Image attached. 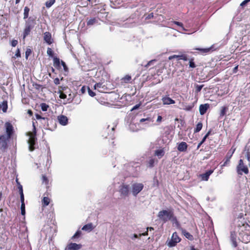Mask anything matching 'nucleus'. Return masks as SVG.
Segmentation results:
<instances>
[{
    "label": "nucleus",
    "mask_w": 250,
    "mask_h": 250,
    "mask_svg": "<svg viewBox=\"0 0 250 250\" xmlns=\"http://www.w3.org/2000/svg\"><path fill=\"white\" fill-rule=\"evenodd\" d=\"M158 217L164 223L170 220L173 223L178 222L177 218L174 215L173 211L172 209L162 210L159 211Z\"/></svg>",
    "instance_id": "nucleus-1"
},
{
    "label": "nucleus",
    "mask_w": 250,
    "mask_h": 250,
    "mask_svg": "<svg viewBox=\"0 0 250 250\" xmlns=\"http://www.w3.org/2000/svg\"><path fill=\"white\" fill-rule=\"evenodd\" d=\"M33 130L32 132H29L28 135L29 136L28 143L29 144V149L30 151H33L35 149V146L36 145L37 138L36 127L34 122H33Z\"/></svg>",
    "instance_id": "nucleus-2"
},
{
    "label": "nucleus",
    "mask_w": 250,
    "mask_h": 250,
    "mask_svg": "<svg viewBox=\"0 0 250 250\" xmlns=\"http://www.w3.org/2000/svg\"><path fill=\"white\" fill-rule=\"evenodd\" d=\"M36 25L35 19L32 17H29L26 21L25 28L23 32V38H25L29 35L32 29Z\"/></svg>",
    "instance_id": "nucleus-3"
},
{
    "label": "nucleus",
    "mask_w": 250,
    "mask_h": 250,
    "mask_svg": "<svg viewBox=\"0 0 250 250\" xmlns=\"http://www.w3.org/2000/svg\"><path fill=\"white\" fill-rule=\"evenodd\" d=\"M249 169L246 165L244 164L242 159H240L238 164L236 167V172L238 175H242L243 174H248L249 173Z\"/></svg>",
    "instance_id": "nucleus-4"
},
{
    "label": "nucleus",
    "mask_w": 250,
    "mask_h": 250,
    "mask_svg": "<svg viewBox=\"0 0 250 250\" xmlns=\"http://www.w3.org/2000/svg\"><path fill=\"white\" fill-rule=\"evenodd\" d=\"M181 238L178 236L176 232H174L170 240H167L166 242L167 246L170 248L174 247L181 241Z\"/></svg>",
    "instance_id": "nucleus-5"
},
{
    "label": "nucleus",
    "mask_w": 250,
    "mask_h": 250,
    "mask_svg": "<svg viewBox=\"0 0 250 250\" xmlns=\"http://www.w3.org/2000/svg\"><path fill=\"white\" fill-rule=\"evenodd\" d=\"M144 187L142 183H133L131 186V192L133 195L136 197L143 190Z\"/></svg>",
    "instance_id": "nucleus-6"
},
{
    "label": "nucleus",
    "mask_w": 250,
    "mask_h": 250,
    "mask_svg": "<svg viewBox=\"0 0 250 250\" xmlns=\"http://www.w3.org/2000/svg\"><path fill=\"white\" fill-rule=\"evenodd\" d=\"M153 118L148 115H144V117L139 120L140 125L147 127L152 125L153 122Z\"/></svg>",
    "instance_id": "nucleus-7"
},
{
    "label": "nucleus",
    "mask_w": 250,
    "mask_h": 250,
    "mask_svg": "<svg viewBox=\"0 0 250 250\" xmlns=\"http://www.w3.org/2000/svg\"><path fill=\"white\" fill-rule=\"evenodd\" d=\"M43 231L46 234V236L49 238L53 237L56 232V227L53 226L52 227L48 225L45 226L43 229Z\"/></svg>",
    "instance_id": "nucleus-8"
},
{
    "label": "nucleus",
    "mask_w": 250,
    "mask_h": 250,
    "mask_svg": "<svg viewBox=\"0 0 250 250\" xmlns=\"http://www.w3.org/2000/svg\"><path fill=\"white\" fill-rule=\"evenodd\" d=\"M9 139L5 135L0 136V149L1 151H4L7 148V142Z\"/></svg>",
    "instance_id": "nucleus-9"
},
{
    "label": "nucleus",
    "mask_w": 250,
    "mask_h": 250,
    "mask_svg": "<svg viewBox=\"0 0 250 250\" xmlns=\"http://www.w3.org/2000/svg\"><path fill=\"white\" fill-rule=\"evenodd\" d=\"M61 64L63 66L64 70L65 71H67V67L66 64H65V62H63V61H60V59L56 57H54V58H53L54 66L57 69H59V68H60V64Z\"/></svg>",
    "instance_id": "nucleus-10"
},
{
    "label": "nucleus",
    "mask_w": 250,
    "mask_h": 250,
    "mask_svg": "<svg viewBox=\"0 0 250 250\" xmlns=\"http://www.w3.org/2000/svg\"><path fill=\"white\" fill-rule=\"evenodd\" d=\"M5 127L6 129V133L8 138H10L13 133L14 128L12 124L9 122H6L5 124Z\"/></svg>",
    "instance_id": "nucleus-11"
},
{
    "label": "nucleus",
    "mask_w": 250,
    "mask_h": 250,
    "mask_svg": "<svg viewBox=\"0 0 250 250\" xmlns=\"http://www.w3.org/2000/svg\"><path fill=\"white\" fill-rule=\"evenodd\" d=\"M129 186L127 185H122L120 187L119 191L122 195L127 196L129 193Z\"/></svg>",
    "instance_id": "nucleus-12"
},
{
    "label": "nucleus",
    "mask_w": 250,
    "mask_h": 250,
    "mask_svg": "<svg viewBox=\"0 0 250 250\" xmlns=\"http://www.w3.org/2000/svg\"><path fill=\"white\" fill-rule=\"evenodd\" d=\"M174 24L177 25V26H179L182 31H187V29L184 27L183 24L182 22L176 21H171L170 22H169L168 23L169 27H171L172 29H175V27L173 26Z\"/></svg>",
    "instance_id": "nucleus-13"
},
{
    "label": "nucleus",
    "mask_w": 250,
    "mask_h": 250,
    "mask_svg": "<svg viewBox=\"0 0 250 250\" xmlns=\"http://www.w3.org/2000/svg\"><path fill=\"white\" fill-rule=\"evenodd\" d=\"M43 39L44 41L49 45L53 42L51 34L49 32H46L44 33Z\"/></svg>",
    "instance_id": "nucleus-14"
},
{
    "label": "nucleus",
    "mask_w": 250,
    "mask_h": 250,
    "mask_svg": "<svg viewBox=\"0 0 250 250\" xmlns=\"http://www.w3.org/2000/svg\"><path fill=\"white\" fill-rule=\"evenodd\" d=\"M214 169H210L206 171L205 173L200 175V177L202 180L207 181L209 177V176L213 172Z\"/></svg>",
    "instance_id": "nucleus-15"
},
{
    "label": "nucleus",
    "mask_w": 250,
    "mask_h": 250,
    "mask_svg": "<svg viewBox=\"0 0 250 250\" xmlns=\"http://www.w3.org/2000/svg\"><path fill=\"white\" fill-rule=\"evenodd\" d=\"M59 123L62 125H66L68 123V118L64 115H60L58 116Z\"/></svg>",
    "instance_id": "nucleus-16"
},
{
    "label": "nucleus",
    "mask_w": 250,
    "mask_h": 250,
    "mask_svg": "<svg viewBox=\"0 0 250 250\" xmlns=\"http://www.w3.org/2000/svg\"><path fill=\"white\" fill-rule=\"evenodd\" d=\"M162 101L164 104L169 105L175 103L174 100L167 96L163 97L162 99Z\"/></svg>",
    "instance_id": "nucleus-17"
},
{
    "label": "nucleus",
    "mask_w": 250,
    "mask_h": 250,
    "mask_svg": "<svg viewBox=\"0 0 250 250\" xmlns=\"http://www.w3.org/2000/svg\"><path fill=\"white\" fill-rule=\"evenodd\" d=\"M82 248L81 244H77L74 243H71L67 245L68 250H79Z\"/></svg>",
    "instance_id": "nucleus-18"
},
{
    "label": "nucleus",
    "mask_w": 250,
    "mask_h": 250,
    "mask_svg": "<svg viewBox=\"0 0 250 250\" xmlns=\"http://www.w3.org/2000/svg\"><path fill=\"white\" fill-rule=\"evenodd\" d=\"M95 89H97L98 91L100 92H104V91L106 89V87L104 85H103L102 83H98L95 84L94 86Z\"/></svg>",
    "instance_id": "nucleus-19"
},
{
    "label": "nucleus",
    "mask_w": 250,
    "mask_h": 250,
    "mask_svg": "<svg viewBox=\"0 0 250 250\" xmlns=\"http://www.w3.org/2000/svg\"><path fill=\"white\" fill-rule=\"evenodd\" d=\"M209 105L208 104H201L199 106V112L201 115L206 113L208 109L209 108Z\"/></svg>",
    "instance_id": "nucleus-20"
},
{
    "label": "nucleus",
    "mask_w": 250,
    "mask_h": 250,
    "mask_svg": "<svg viewBox=\"0 0 250 250\" xmlns=\"http://www.w3.org/2000/svg\"><path fill=\"white\" fill-rule=\"evenodd\" d=\"M174 58H176L177 59V60H184V61H187L188 60V58H187V55H172V56H170L168 57V59L169 60H171L173 59H174Z\"/></svg>",
    "instance_id": "nucleus-21"
},
{
    "label": "nucleus",
    "mask_w": 250,
    "mask_h": 250,
    "mask_svg": "<svg viewBox=\"0 0 250 250\" xmlns=\"http://www.w3.org/2000/svg\"><path fill=\"white\" fill-rule=\"evenodd\" d=\"M188 148V145L186 142H182L178 144L177 149L179 151H186Z\"/></svg>",
    "instance_id": "nucleus-22"
},
{
    "label": "nucleus",
    "mask_w": 250,
    "mask_h": 250,
    "mask_svg": "<svg viewBox=\"0 0 250 250\" xmlns=\"http://www.w3.org/2000/svg\"><path fill=\"white\" fill-rule=\"evenodd\" d=\"M234 150H233V151L230 153L229 152H228L226 158H225V161L224 162V164L223 165H221V167H224L226 166H227V165L228 164H229V162H230V159L232 155V154L234 152Z\"/></svg>",
    "instance_id": "nucleus-23"
},
{
    "label": "nucleus",
    "mask_w": 250,
    "mask_h": 250,
    "mask_svg": "<svg viewBox=\"0 0 250 250\" xmlns=\"http://www.w3.org/2000/svg\"><path fill=\"white\" fill-rule=\"evenodd\" d=\"M230 240L232 243V246L234 248L237 246L236 242V235L234 232H231L230 234Z\"/></svg>",
    "instance_id": "nucleus-24"
},
{
    "label": "nucleus",
    "mask_w": 250,
    "mask_h": 250,
    "mask_svg": "<svg viewBox=\"0 0 250 250\" xmlns=\"http://www.w3.org/2000/svg\"><path fill=\"white\" fill-rule=\"evenodd\" d=\"M98 19L97 18H91L87 21V25L88 26H92L98 23Z\"/></svg>",
    "instance_id": "nucleus-25"
},
{
    "label": "nucleus",
    "mask_w": 250,
    "mask_h": 250,
    "mask_svg": "<svg viewBox=\"0 0 250 250\" xmlns=\"http://www.w3.org/2000/svg\"><path fill=\"white\" fill-rule=\"evenodd\" d=\"M128 127L129 130L133 132L137 131L139 130V128L137 125L133 123H130Z\"/></svg>",
    "instance_id": "nucleus-26"
},
{
    "label": "nucleus",
    "mask_w": 250,
    "mask_h": 250,
    "mask_svg": "<svg viewBox=\"0 0 250 250\" xmlns=\"http://www.w3.org/2000/svg\"><path fill=\"white\" fill-rule=\"evenodd\" d=\"M212 48V46L206 48H196L194 49V50H199L200 51L201 53H206L209 52L211 50Z\"/></svg>",
    "instance_id": "nucleus-27"
},
{
    "label": "nucleus",
    "mask_w": 250,
    "mask_h": 250,
    "mask_svg": "<svg viewBox=\"0 0 250 250\" xmlns=\"http://www.w3.org/2000/svg\"><path fill=\"white\" fill-rule=\"evenodd\" d=\"M93 229L92 224L91 223L86 224L83 226L82 230L85 231H90Z\"/></svg>",
    "instance_id": "nucleus-28"
},
{
    "label": "nucleus",
    "mask_w": 250,
    "mask_h": 250,
    "mask_svg": "<svg viewBox=\"0 0 250 250\" xmlns=\"http://www.w3.org/2000/svg\"><path fill=\"white\" fill-rule=\"evenodd\" d=\"M182 233L188 240H192L193 239V236L191 234H190L189 232H187L186 230H183Z\"/></svg>",
    "instance_id": "nucleus-29"
},
{
    "label": "nucleus",
    "mask_w": 250,
    "mask_h": 250,
    "mask_svg": "<svg viewBox=\"0 0 250 250\" xmlns=\"http://www.w3.org/2000/svg\"><path fill=\"white\" fill-rule=\"evenodd\" d=\"M21 213L22 215H24L25 214V206L24 204V199H21Z\"/></svg>",
    "instance_id": "nucleus-30"
},
{
    "label": "nucleus",
    "mask_w": 250,
    "mask_h": 250,
    "mask_svg": "<svg viewBox=\"0 0 250 250\" xmlns=\"http://www.w3.org/2000/svg\"><path fill=\"white\" fill-rule=\"evenodd\" d=\"M0 108H2L3 112H6L7 109V102L6 101H3L1 104H0Z\"/></svg>",
    "instance_id": "nucleus-31"
},
{
    "label": "nucleus",
    "mask_w": 250,
    "mask_h": 250,
    "mask_svg": "<svg viewBox=\"0 0 250 250\" xmlns=\"http://www.w3.org/2000/svg\"><path fill=\"white\" fill-rule=\"evenodd\" d=\"M30 11V9L27 6H25L24 8V13H23V19H26L29 15V12Z\"/></svg>",
    "instance_id": "nucleus-32"
},
{
    "label": "nucleus",
    "mask_w": 250,
    "mask_h": 250,
    "mask_svg": "<svg viewBox=\"0 0 250 250\" xmlns=\"http://www.w3.org/2000/svg\"><path fill=\"white\" fill-rule=\"evenodd\" d=\"M203 125L202 123L200 122L197 124L196 125V128L194 129V132L197 133L199 132L202 128Z\"/></svg>",
    "instance_id": "nucleus-33"
},
{
    "label": "nucleus",
    "mask_w": 250,
    "mask_h": 250,
    "mask_svg": "<svg viewBox=\"0 0 250 250\" xmlns=\"http://www.w3.org/2000/svg\"><path fill=\"white\" fill-rule=\"evenodd\" d=\"M50 199L47 197H43V200H42V205L43 206H47L49 205V203H50Z\"/></svg>",
    "instance_id": "nucleus-34"
},
{
    "label": "nucleus",
    "mask_w": 250,
    "mask_h": 250,
    "mask_svg": "<svg viewBox=\"0 0 250 250\" xmlns=\"http://www.w3.org/2000/svg\"><path fill=\"white\" fill-rule=\"evenodd\" d=\"M56 0H48L45 2V6L47 8H50L55 2Z\"/></svg>",
    "instance_id": "nucleus-35"
},
{
    "label": "nucleus",
    "mask_w": 250,
    "mask_h": 250,
    "mask_svg": "<svg viewBox=\"0 0 250 250\" xmlns=\"http://www.w3.org/2000/svg\"><path fill=\"white\" fill-rule=\"evenodd\" d=\"M155 154L158 157H162L164 154V152L162 149H158L155 151Z\"/></svg>",
    "instance_id": "nucleus-36"
},
{
    "label": "nucleus",
    "mask_w": 250,
    "mask_h": 250,
    "mask_svg": "<svg viewBox=\"0 0 250 250\" xmlns=\"http://www.w3.org/2000/svg\"><path fill=\"white\" fill-rule=\"evenodd\" d=\"M18 189H19V193L20 194L21 199H24V195H23V192L22 186L21 185L19 186Z\"/></svg>",
    "instance_id": "nucleus-37"
},
{
    "label": "nucleus",
    "mask_w": 250,
    "mask_h": 250,
    "mask_svg": "<svg viewBox=\"0 0 250 250\" xmlns=\"http://www.w3.org/2000/svg\"><path fill=\"white\" fill-rule=\"evenodd\" d=\"M131 76L127 75L123 78L122 81L125 83H127L131 80Z\"/></svg>",
    "instance_id": "nucleus-38"
},
{
    "label": "nucleus",
    "mask_w": 250,
    "mask_h": 250,
    "mask_svg": "<svg viewBox=\"0 0 250 250\" xmlns=\"http://www.w3.org/2000/svg\"><path fill=\"white\" fill-rule=\"evenodd\" d=\"M40 106L43 111H46L49 107V106L45 103H42Z\"/></svg>",
    "instance_id": "nucleus-39"
},
{
    "label": "nucleus",
    "mask_w": 250,
    "mask_h": 250,
    "mask_svg": "<svg viewBox=\"0 0 250 250\" xmlns=\"http://www.w3.org/2000/svg\"><path fill=\"white\" fill-rule=\"evenodd\" d=\"M227 110V108L226 107H225V106L222 107V109L221 110L220 116L221 117L224 116L226 114Z\"/></svg>",
    "instance_id": "nucleus-40"
},
{
    "label": "nucleus",
    "mask_w": 250,
    "mask_h": 250,
    "mask_svg": "<svg viewBox=\"0 0 250 250\" xmlns=\"http://www.w3.org/2000/svg\"><path fill=\"white\" fill-rule=\"evenodd\" d=\"M204 85H195V92L198 93L201 91L202 88L203 87Z\"/></svg>",
    "instance_id": "nucleus-41"
},
{
    "label": "nucleus",
    "mask_w": 250,
    "mask_h": 250,
    "mask_svg": "<svg viewBox=\"0 0 250 250\" xmlns=\"http://www.w3.org/2000/svg\"><path fill=\"white\" fill-rule=\"evenodd\" d=\"M156 62V60H152L149 61L145 65L146 67H148L152 65Z\"/></svg>",
    "instance_id": "nucleus-42"
},
{
    "label": "nucleus",
    "mask_w": 250,
    "mask_h": 250,
    "mask_svg": "<svg viewBox=\"0 0 250 250\" xmlns=\"http://www.w3.org/2000/svg\"><path fill=\"white\" fill-rule=\"evenodd\" d=\"M189 67H191V68H195L196 67V65L195 64V63L194 62H193V59H190L189 60Z\"/></svg>",
    "instance_id": "nucleus-43"
},
{
    "label": "nucleus",
    "mask_w": 250,
    "mask_h": 250,
    "mask_svg": "<svg viewBox=\"0 0 250 250\" xmlns=\"http://www.w3.org/2000/svg\"><path fill=\"white\" fill-rule=\"evenodd\" d=\"M47 54L50 57H53V51L50 48H48L47 50Z\"/></svg>",
    "instance_id": "nucleus-44"
},
{
    "label": "nucleus",
    "mask_w": 250,
    "mask_h": 250,
    "mask_svg": "<svg viewBox=\"0 0 250 250\" xmlns=\"http://www.w3.org/2000/svg\"><path fill=\"white\" fill-rule=\"evenodd\" d=\"M87 90L89 96L93 97L95 95V93L89 87H87Z\"/></svg>",
    "instance_id": "nucleus-45"
},
{
    "label": "nucleus",
    "mask_w": 250,
    "mask_h": 250,
    "mask_svg": "<svg viewBox=\"0 0 250 250\" xmlns=\"http://www.w3.org/2000/svg\"><path fill=\"white\" fill-rule=\"evenodd\" d=\"M21 57V52L19 49H17L16 52V53L15 54V56H14V58H19Z\"/></svg>",
    "instance_id": "nucleus-46"
},
{
    "label": "nucleus",
    "mask_w": 250,
    "mask_h": 250,
    "mask_svg": "<svg viewBox=\"0 0 250 250\" xmlns=\"http://www.w3.org/2000/svg\"><path fill=\"white\" fill-rule=\"evenodd\" d=\"M154 160L153 159H151L148 161L149 167H152L154 166Z\"/></svg>",
    "instance_id": "nucleus-47"
},
{
    "label": "nucleus",
    "mask_w": 250,
    "mask_h": 250,
    "mask_svg": "<svg viewBox=\"0 0 250 250\" xmlns=\"http://www.w3.org/2000/svg\"><path fill=\"white\" fill-rule=\"evenodd\" d=\"M60 98L61 99H66L67 98V96L65 94H64V93L60 91Z\"/></svg>",
    "instance_id": "nucleus-48"
},
{
    "label": "nucleus",
    "mask_w": 250,
    "mask_h": 250,
    "mask_svg": "<svg viewBox=\"0 0 250 250\" xmlns=\"http://www.w3.org/2000/svg\"><path fill=\"white\" fill-rule=\"evenodd\" d=\"M244 236H245L246 237V239H244V238H243V240L242 241L245 243H247L250 241V239H249L250 237L248 235H244Z\"/></svg>",
    "instance_id": "nucleus-49"
},
{
    "label": "nucleus",
    "mask_w": 250,
    "mask_h": 250,
    "mask_svg": "<svg viewBox=\"0 0 250 250\" xmlns=\"http://www.w3.org/2000/svg\"><path fill=\"white\" fill-rule=\"evenodd\" d=\"M210 134V131L208 132L207 133V134L203 137V138L202 139V141H201V143H202L203 144L205 142V141H206L207 138L208 136V135H209Z\"/></svg>",
    "instance_id": "nucleus-50"
},
{
    "label": "nucleus",
    "mask_w": 250,
    "mask_h": 250,
    "mask_svg": "<svg viewBox=\"0 0 250 250\" xmlns=\"http://www.w3.org/2000/svg\"><path fill=\"white\" fill-rule=\"evenodd\" d=\"M31 49H27L26 51V52H25V57H26V58L27 59L29 55L31 54Z\"/></svg>",
    "instance_id": "nucleus-51"
},
{
    "label": "nucleus",
    "mask_w": 250,
    "mask_h": 250,
    "mask_svg": "<svg viewBox=\"0 0 250 250\" xmlns=\"http://www.w3.org/2000/svg\"><path fill=\"white\" fill-rule=\"evenodd\" d=\"M140 105H141V104H136L132 108V109H131V111H133V110H136L137 109H138L140 107Z\"/></svg>",
    "instance_id": "nucleus-52"
},
{
    "label": "nucleus",
    "mask_w": 250,
    "mask_h": 250,
    "mask_svg": "<svg viewBox=\"0 0 250 250\" xmlns=\"http://www.w3.org/2000/svg\"><path fill=\"white\" fill-rule=\"evenodd\" d=\"M86 87H85V86H83L81 88V90H80V92L81 93V94H84V93L85 92V91H86Z\"/></svg>",
    "instance_id": "nucleus-53"
},
{
    "label": "nucleus",
    "mask_w": 250,
    "mask_h": 250,
    "mask_svg": "<svg viewBox=\"0 0 250 250\" xmlns=\"http://www.w3.org/2000/svg\"><path fill=\"white\" fill-rule=\"evenodd\" d=\"M18 44V41L17 40H13L11 42V45L13 47L16 46Z\"/></svg>",
    "instance_id": "nucleus-54"
},
{
    "label": "nucleus",
    "mask_w": 250,
    "mask_h": 250,
    "mask_svg": "<svg viewBox=\"0 0 250 250\" xmlns=\"http://www.w3.org/2000/svg\"><path fill=\"white\" fill-rule=\"evenodd\" d=\"M35 117H36V119H38V120H39V119L45 120V118H42L40 115H39L38 114H36L35 115Z\"/></svg>",
    "instance_id": "nucleus-55"
},
{
    "label": "nucleus",
    "mask_w": 250,
    "mask_h": 250,
    "mask_svg": "<svg viewBox=\"0 0 250 250\" xmlns=\"http://www.w3.org/2000/svg\"><path fill=\"white\" fill-rule=\"evenodd\" d=\"M54 83L55 84L58 85L60 84V80L59 78H56L54 80Z\"/></svg>",
    "instance_id": "nucleus-56"
},
{
    "label": "nucleus",
    "mask_w": 250,
    "mask_h": 250,
    "mask_svg": "<svg viewBox=\"0 0 250 250\" xmlns=\"http://www.w3.org/2000/svg\"><path fill=\"white\" fill-rule=\"evenodd\" d=\"M250 1V0H244L241 4L240 5L241 6H244L248 2H249Z\"/></svg>",
    "instance_id": "nucleus-57"
},
{
    "label": "nucleus",
    "mask_w": 250,
    "mask_h": 250,
    "mask_svg": "<svg viewBox=\"0 0 250 250\" xmlns=\"http://www.w3.org/2000/svg\"><path fill=\"white\" fill-rule=\"evenodd\" d=\"M154 17V14L153 13H151L146 17V19H150L151 18H153Z\"/></svg>",
    "instance_id": "nucleus-58"
},
{
    "label": "nucleus",
    "mask_w": 250,
    "mask_h": 250,
    "mask_svg": "<svg viewBox=\"0 0 250 250\" xmlns=\"http://www.w3.org/2000/svg\"><path fill=\"white\" fill-rule=\"evenodd\" d=\"M81 234V232L80 231H77L75 234L73 236L72 238H76L78 236H79V235H80Z\"/></svg>",
    "instance_id": "nucleus-59"
},
{
    "label": "nucleus",
    "mask_w": 250,
    "mask_h": 250,
    "mask_svg": "<svg viewBox=\"0 0 250 250\" xmlns=\"http://www.w3.org/2000/svg\"><path fill=\"white\" fill-rule=\"evenodd\" d=\"M246 158H247L248 161L250 163V152H247Z\"/></svg>",
    "instance_id": "nucleus-60"
},
{
    "label": "nucleus",
    "mask_w": 250,
    "mask_h": 250,
    "mask_svg": "<svg viewBox=\"0 0 250 250\" xmlns=\"http://www.w3.org/2000/svg\"><path fill=\"white\" fill-rule=\"evenodd\" d=\"M42 178L43 182H45L46 183H47V182H48L47 178L45 176H42Z\"/></svg>",
    "instance_id": "nucleus-61"
},
{
    "label": "nucleus",
    "mask_w": 250,
    "mask_h": 250,
    "mask_svg": "<svg viewBox=\"0 0 250 250\" xmlns=\"http://www.w3.org/2000/svg\"><path fill=\"white\" fill-rule=\"evenodd\" d=\"M162 116L159 115L157 117V122L160 123L162 121Z\"/></svg>",
    "instance_id": "nucleus-62"
},
{
    "label": "nucleus",
    "mask_w": 250,
    "mask_h": 250,
    "mask_svg": "<svg viewBox=\"0 0 250 250\" xmlns=\"http://www.w3.org/2000/svg\"><path fill=\"white\" fill-rule=\"evenodd\" d=\"M146 235H148V231L147 230L146 232H144V233H141V234H139L140 236H146Z\"/></svg>",
    "instance_id": "nucleus-63"
},
{
    "label": "nucleus",
    "mask_w": 250,
    "mask_h": 250,
    "mask_svg": "<svg viewBox=\"0 0 250 250\" xmlns=\"http://www.w3.org/2000/svg\"><path fill=\"white\" fill-rule=\"evenodd\" d=\"M191 109H192V106H191L190 105L187 106L185 108V109L188 111H189V110H191Z\"/></svg>",
    "instance_id": "nucleus-64"
}]
</instances>
